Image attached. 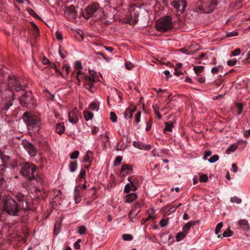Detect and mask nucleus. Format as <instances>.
<instances>
[{
    "label": "nucleus",
    "mask_w": 250,
    "mask_h": 250,
    "mask_svg": "<svg viewBox=\"0 0 250 250\" xmlns=\"http://www.w3.org/2000/svg\"><path fill=\"white\" fill-rule=\"evenodd\" d=\"M129 183L131 184L132 186H134L135 187L138 185V180L134 177L132 176L130 177L128 179Z\"/></svg>",
    "instance_id": "7c9ffc66"
},
{
    "label": "nucleus",
    "mask_w": 250,
    "mask_h": 250,
    "mask_svg": "<svg viewBox=\"0 0 250 250\" xmlns=\"http://www.w3.org/2000/svg\"><path fill=\"white\" fill-rule=\"evenodd\" d=\"M15 197L18 200L19 203H20L21 201H23L26 199V197H25L24 195H23L21 193H18L16 194Z\"/></svg>",
    "instance_id": "72a5a7b5"
},
{
    "label": "nucleus",
    "mask_w": 250,
    "mask_h": 250,
    "mask_svg": "<svg viewBox=\"0 0 250 250\" xmlns=\"http://www.w3.org/2000/svg\"><path fill=\"white\" fill-rule=\"evenodd\" d=\"M4 170L3 168L0 169V185H2L5 184V181L3 179V174Z\"/></svg>",
    "instance_id": "4c0bfd02"
},
{
    "label": "nucleus",
    "mask_w": 250,
    "mask_h": 250,
    "mask_svg": "<svg viewBox=\"0 0 250 250\" xmlns=\"http://www.w3.org/2000/svg\"><path fill=\"white\" fill-rule=\"evenodd\" d=\"M171 18L169 16H166L160 19L157 22L155 27L159 31H167L173 27Z\"/></svg>",
    "instance_id": "f03ea898"
},
{
    "label": "nucleus",
    "mask_w": 250,
    "mask_h": 250,
    "mask_svg": "<svg viewBox=\"0 0 250 250\" xmlns=\"http://www.w3.org/2000/svg\"><path fill=\"white\" fill-rule=\"evenodd\" d=\"M65 130V127L63 123H59L56 125V131L59 134H62Z\"/></svg>",
    "instance_id": "4be33fe9"
},
{
    "label": "nucleus",
    "mask_w": 250,
    "mask_h": 250,
    "mask_svg": "<svg viewBox=\"0 0 250 250\" xmlns=\"http://www.w3.org/2000/svg\"><path fill=\"white\" fill-rule=\"evenodd\" d=\"M211 154L212 153L210 150L206 151L204 153L203 159L206 160L208 158V157L211 155Z\"/></svg>",
    "instance_id": "052dcab7"
},
{
    "label": "nucleus",
    "mask_w": 250,
    "mask_h": 250,
    "mask_svg": "<svg viewBox=\"0 0 250 250\" xmlns=\"http://www.w3.org/2000/svg\"><path fill=\"white\" fill-rule=\"evenodd\" d=\"M141 112L139 111L135 115V120L137 123H138L140 121Z\"/></svg>",
    "instance_id": "680f3d73"
},
{
    "label": "nucleus",
    "mask_w": 250,
    "mask_h": 250,
    "mask_svg": "<svg viewBox=\"0 0 250 250\" xmlns=\"http://www.w3.org/2000/svg\"><path fill=\"white\" fill-rule=\"evenodd\" d=\"M85 80L90 82H94L96 81L95 77L92 74L91 76H85Z\"/></svg>",
    "instance_id": "4d7b16f0"
},
{
    "label": "nucleus",
    "mask_w": 250,
    "mask_h": 250,
    "mask_svg": "<svg viewBox=\"0 0 250 250\" xmlns=\"http://www.w3.org/2000/svg\"><path fill=\"white\" fill-rule=\"evenodd\" d=\"M136 189V187L134 186L131 185L130 183H128L125 186L124 191L125 192L127 193L130 191H135Z\"/></svg>",
    "instance_id": "cd10ccee"
},
{
    "label": "nucleus",
    "mask_w": 250,
    "mask_h": 250,
    "mask_svg": "<svg viewBox=\"0 0 250 250\" xmlns=\"http://www.w3.org/2000/svg\"><path fill=\"white\" fill-rule=\"evenodd\" d=\"M89 108L92 110H97L99 108L98 106H97V104L95 103H91L89 106Z\"/></svg>",
    "instance_id": "8fccbe9b"
},
{
    "label": "nucleus",
    "mask_w": 250,
    "mask_h": 250,
    "mask_svg": "<svg viewBox=\"0 0 250 250\" xmlns=\"http://www.w3.org/2000/svg\"><path fill=\"white\" fill-rule=\"evenodd\" d=\"M22 145L31 156L34 157L36 155L37 150L33 144L26 140H24L22 142Z\"/></svg>",
    "instance_id": "1a4fd4ad"
},
{
    "label": "nucleus",
    "mask_w": 250,
    "mask_h": 250,
    "mask_svg": "<svg viewBox=\"0 0 250 250\" xmlns=\"http://www.w3.org/2000/svg\"><path fill=\"white\" fill-rule=\"evenodd\" d=\"M199 50H200V48L198 44H192L188 48H181L180 51L187 55H190L194 54Z\"/></svg>",
    "instance_id": "9d476101"
},
{
    "label": "nucleus",
    "mask_w": 250,
    "mask_h": 250,
    "mask_svg": "<svg viewBox=\"0 0 250 250\" xmlns=\"http://www.w3.org/2000/svg\"><path fill=\"white\" fill-rule=\"evenodd\" d=\"M139 211L140 210H135L134 209H132L129 212V218L131 219L135 217Z\"/></svg>",
    "instance_id": "473e14b6"
},
{
    "label": "nucleus",
    "mask_w": 250,
    "mask_h": 250,
    "mask_svg": "<svg viewBox=\"0 0 250 250\" xmlns=\"http://www.w3.org/2000/svg\"><path fill=\"white\" fill-rule=\"evenodd\" d=\"M30 181L33 182V185H42L43 183V180L41 176H38L36 178L34 176V178Z\"/></svg>",
    "instance_id": "5701e85b"
},
{
    "label": "nucleus",
    "mask_w": 250,
    "mask_h": 250,
    "mask_svg": "<svg viewBox=\"0 0 250 250\" xmlns=\"http://www.w3.org/2000/svg\"><path fill=\"white\" fill-rule=\"evenodd\" d=\"M23 119L26 123L28 129H32L37 126L40 122L38 118L33 116L30 112H25L23 114Z\"/></svg>",
    "instance_id": "39448f33"
},
{
    "label": "nucleus",
    "mask_w": 250,
    "mask_h": 250,
    "mask_svg": "<svg viewBox=\"0 0 250 250\" xmlns=\"http://www.w3.org/2000/svg\"><path fill=\"white\" fill-rule=\"evenodd\" d=\"M195 222L194 221H189L188 223H186L183 227V232L186 234H188V230H189L190 227L194 225Z\"/></svg>",
    "instance_id": "b1692460"
},
{
    "label": "nucleus",
    "mask_w": 250,
    "mask_h": 250,
    "mask_svg": "<svg viewBox=\"0 0 250 250\" xmlns=\"http://www.w3.org/2000/svg\"><path fill=\"white\" fill-rule=\"evenodd\" d=\"M174 74L177 76H179L182 74V71L178 68H175Z\"/></svg>",
    "instance_id": "774afa93"
},
{
    "label": "nucleus",
    "mask_w": 250,
    "mask_h": 250,
    "mask_svg": "<svg viewBox=\"0 0 250 250\" xmlns=\"http://www.w3.org/2000/svg\"><path fill=\"white\" fill-rule=\"evenodd\" d=\"M137 197L136 193H131L127 194L125 196V202L127 203H131L135 200Z\"/></svg>",
    "instance_id": "a878e982"
},
{
    "label": "nucleus",
    "mask_w": 250,
    "mask_h": 250,
    "mask_svg": "<svg viewBox=\"0 0 250 250\" xmlns=\"http://www.w3.org/2000/svg\"><path fill=\"white\" fill-rule=\"evenodd\" d=\"M85 174H86L85 170L84 169H82L80 173V178H83L85 176Z\"/></svg>",
    "instance_id": "0e129e2a"
},
{
    "label": "nucleus",
    "mask_w": 250,
    "mask_h": 250,
    "mask_svg": "<svg viewBox=\"0 0 250 250\" xmlns=\"http://www.w3.org/2000/svg\"><path fill=\"white\" fill-rule=\"evenodd\" d=\"M219 159V156L217 155H214L211 156L208 160V162L210 163H213L217 161Z\"/></svg>",
    "instance_id": "79ce46f5"
},
{
    "label": "nucleus",
    "mask_w": 250,
    "mask_h": 250,
    "mask_svg": "<svg viewBox=\"0 0 250 250\" xmlns=\"http://www.w3.org/2000/svg\"><path fill=\"white\" fill-rule=\"evenodd\" d=\"M83 115L86 121L91 120L93 117V114L88 111H84Z\"/></svg>",
    "instance_id": "c756f323"
},
{
    "label": "nucleus",
    "mask_w": 250,
    "mask_h": 250,
    "mask_svg": "<svg viewBox=\"0 0 250 250\" xmlns=\"http://www.w3.org/2000/svg\"><path fill=\"white\" fill-rule=\"evenodd\" d=\"M11 94L5 98V100H3L2 103L0 104V108L1 110H7L9 107L13 104V101L14 99V94L10 91Z\"/></svg>",
    "instance_id": "6e6552de"
},
{
    "label": "nucleus",
    "mask_w": 250,
    "mask_h": 250,
    "mask_svg": "<svg viewBox=\"0 0 250 250\" xmlns=\"http://www.w3.org/2000/svg\"><path fill=\"white\" fill-rule=\"evenodd\" d=\"M19 207H20V211L23 210L26 211L29 209V206L26 199L23 201H21V203H18Z\"/></svg>",
    "instance_id": "412c9836"
},
{
    "label": "nucleus",
    "mask_w": 250,
    "mask_h": 250,
    "mask_svg": "<svg viewBox=\"0 0 250 250\" xmlns=\"http://www.w3.org/2000/svg\"><path fill=\"white\" fill-rule=\"evenodd\" d=\"M80 187L76 188L75 189L74 199L76 203H79L81 200V197L80 194L79 188Z\"/></svg>",
    "instance_id": "bb28decb"
},
{
    "label": "nucleus",
    "mask_w": 250,
    "mask_h": 250,
    "mask_svg": "<svg viewBox=\"0 0 250 250\" xmlns=\"http://www.w3.org/2000/svg\"><path fill=\"white\" fill-rule=\"evenodd\" d=\"M133 145L135 147L140 149L149 150L151 148V146L150 145L144 144L139 142L134 141Z\"/></svg>",
    "instance_id": "a211bd4d"
},
{
    "label": "nucleus",
    "mask_w": 250,
    "mask_h": 250,
    "mask_svg": "<svg viewBox=\"0 0 250 250\" xmlns=\"http://www.w3.org/2000/svg\"><path fill=\"white\" fill-rule=\"evenodd\" d=\"M79 154V152L78 150H76L71 154L70 158L71 159H76L78 158Z\"/></svg>",
    "instance_id": "3c124183"
},
{
    "label": "nucleus",
    "mask_w": 250,
    "mask_h": 250,
    "mask_svg": "<svg viewBox=\"0 0 250 250\" xmlns=\"http://www.w3.org/2000/svg\"><path fill=\"white\" fill-rule=\"evenodd\" d=\"M238 146L237 145L232 144L226 150V153L227 154H229L231 152H233L236 150Z\"/></svg>",
    "instance_id": "c85d7f7f"
},
{
    "label": "nucleus",
    "mask_w": 250,
    "mask_h": 250,
    "mask_svg": "<svg viewBox=\"0 0 250 250\" xmlns=\"http://www.w3.org/2000/svg\"><path fill=\"white\" fill-rule=\"evenodd\" d=\"M32 95L30 92H25L22 94L20 98V102L21 104L24 106L28 105L32 101Z\"/></svg>",
    "instance_id": "f8f14e48"
},
{
    "label": "nucleus",
    "mask_w": 250,
    "mask_h": 250,
    "mask_svg": "<svg viewBox=\"0 0 250 250\" xmlns=\"http://www.w3.org/2000/svg\"><path fill=\"white\" fill-rule=\"evenodd\" d=\"M115 92L114 94L113 95V100L114 102L112 104H110L109 97L108 96L107 98V102L109 106L115 105L117 104H120L122 100V97L117 93L116 89H114Z\"/></svg>",
    "instance_id": "2eb2a0df"
},
{
    "label": "nucleus",
    "mask_w": 250,
    "mask_h": 250,
    "mask_svg": "<svg viewBox=\"0 0 250 250\" xmlns=\"http://www.w3.org/2000/svg\"><path fill=\"white\" fill-rule=\"evenodd\" d=\"M231 235H232V232L229 229H228V230L224 231L223 233V236L224 237H229Z\"/></svg>",
    "instance_id": "5fc2aeb1"
},
{
    "label": "nucleus",
    "mask_w": 250,
    "mask_h": 250,
    "mask_svg": "<svg viewBox=\"0 0 250 250\" xmlns=\"http://www.w3.org/2000/svg\"><path fill=\"white\" fill-rule=\"evenodd\" d=\"M36 170V167L33 164L26 163L22 165L21 173L27 180H31L34 178V174Z\"/></svg>",
    "instance_id": "20e7f679"
},
{
    "label": "nucleus",
    "mask_w": 250,
    "mask_h": 250,
    "mask_svg": "<svg viewBox=\"0 0 250 250\" xmlns=\"http://www.w3.org/2000/svg\"><path fill=\"white\" fill-rule=\"evenodd\" d=\"M238 35V33L237 32H230L228 33H227L226 35V37H233L237 36Z\"/></svg>",
    "instance_id": "13d9d810"
},
{
    "label": "nucleus",
    "mask_w": 250,
    "mask_h": 250,
    "mask_svg": "<svg viewBox=\"0 0 250 250\" xmlns=\"http://www.w3.org/2000/svg\"><path fill=\"white\" fill-rule=\"evenodd\" d=\"M55 35H56V37L58 40H59L61 41H62V36L60 32H59L58 31H57L55 33Z\"/></svg>",
    "instance_id": "bf43d9fd"
},
{
    "label": "nucleus",
    "mask_w": 250,
    "mask_h": 250,
    "mask_svg": "<svg viewBox=\"0 0 250 250\" xmlns=\"http://www.w3.org/2000/svg\"><path fill=\"white\" fill-rule=\"evenodd\" d=\"M171 5L179 14L183 13L187 6L186 2L184 0H174L172 1Z\"/></svg>",
    "instance_id": "0eeeda50"
},
{
    "label": "nucleus",
    "mask_w": 250,
    "mask_h": 250,
    "mask_svg": "<svg viewBox=\"0 0 250 250\" xmlns=\"http://www.w3.org/2000/svg\"><path fill=\"white\" fill-rule=\"evenodd\" d=\"M122 160V157L120 156H117L114 162V166H118L120 165L121 163V161Z\"/></svg>",
    "instance_id": "49530a36"
},
{
    "label": "nucleus",
    "mask_w": 250,
    "mask_h": 250,
    "mask_svg": "<svg viewBox=\"0 0 250 250\" xmlns=\"http://www.w3.org/2000/svg\"><path fill=\"white\" fill-rule=\"evenodd\" d=\"M84 86L85 88L90 91L92 84L91 83H85Z\"/></svg>",
    "instance_id": "e2e57ef3"
},
{
    "label": "nucleus",
    "mask_w": 250,
    "mask_h": 250,
    "mask_svg": "<svg viewBox=\"0 0 250 250\" xmlns=\"http://www.w3.org/2000/svg\"><path fill=\"white\" fill-rule=\"evenodd\" d=\"M86 228L85 226H81L78 228V232L80 234H83L85 233Z\"/></svg>",
    "instance_id": "c03bdc74"
},
{
    "label": "nucleus",
    "mask_w": 250,
    "mask_h": 250,
    "mask_svg": "<svg viewBox=\"0 0 250 250\" xmlns=\"http://www.w3.org/2000/svg\"><path fill=\"white\" fill-rule=\"evenodd\" d=\"M173 127V125L171 123L166 122L165 123V128L164 131H171Z\"/></svg>",
    "instance_id": "a19ab883"
},
{
    "label": "nucleus",
    "mask_w": 250,
    "mask_h": 250,
    "mask_svg": "<svg viewBox=\"0 0 250 250\" xmlns=\"http://www.w3.org/2000/svg\"><path fill=\"white\" fill-rule=\"evenodd\" d=\"M231 56H237L240 54L241 50L239 48H236L231 52Z\"/></svg>",
    "instance_id": "09e8293b"
},
{
    "label": "nucleus",
    "mask_w": 250,
    "mask_h": 250,
    "mask_svg": "<svg viewBox=\"0 0 250 250\" xmlns=\"http://www.w3.org/2000/svg\"><path fill=\"white\" fill-rule=\"evenodd\" d=\"M208 180V177L206 174H201L199 177V181L201 182H206Z\"/></svg>",
    "instance_id": "a18cd8bd"
},
{
    "label": "nucleus",
    "mask_w": 250,
    "mask_h": 250,
    "mask_svg": "<svg viewBox=\"0 0 250 250\" xmlns=\"http://www.w3.org/2000/svg\"><path fill=\"white\" fill-rule=\"evenodd\" d=\"M8 84L10 90L12 91L18 92L25 88L24 85H21V82L15 76L9 77Z\"/></svg>",
    "instance_id": "423d86ee"
},
{
    "label": "nucleus",
    "mask_w": 250,
    "mask_h": 250,
    "mask_svg": "<svg viewBox=\"0 0 250 250\" xmlns=\"http://www.w3.org/2000/svg\"><path fill=\"white\" fill-rule=\"evenodd\" d=\"M236 107L238 109V114L240 115L242 112V110H243V105L241 103H237L236 104Z\"/></svg>",
    "instance_id": "603ef678"
},
{
    "label": "nucleus",
    "mask_w": 250,
    "mask_h": 250,
    "mask_svg": "<svg viewBox=\"0 0 250 250\" xmlns=\"http://www.w3.org/2000/svg\"><path fill=\"white\" fill-rule=\"evenodd\" d=\"M69 121L73 124H76L78 121V110L77 108H73L68 113Z\"/></svg>",
    "instance_id": "4468645a"
},
{
    "label": "nucleus",
    "mask_w": 250,
    "mask_h": 250,
    "mask_svg": "<svg viewBox=\"0 0 250 250\" xmlns=\"http://www.w3.org/2000/svg\"><path fill=\"white\" fill-rule=\"evenodd\" d=\"M92 152L89 150L87 152L86 155L83 158V162H89L90 158L92 156Z\"/></svg>",
    "instance_id": "c9c22d12"
},
{
    "label": "nucleus",
    "mask_w": 250,
    "mask_h": 250,
    "mask_svg": "<svg viewBox=\"0 0 250 250\" xmlns=\"http://www.w3.org/2000/svg\"><path fill=\"white\" fill-rule=\"evenodd\" d=\"M168 222V220L167 219H162L160 222V225L162 227H165L167 225Z\"/></svg>",
    "instance_id": "6e6d98bb"
},
{
    "label": "nucleus",
    "mask_w": 250,
    "mask_h": 250,
    "mask_svg": "<svg viewBox=\"0 0 250 250\" xmlns=\"http://www.w3.org/2000/svg\"><path fill=\"white\" fill-rule=\"evenodd\" d=\"M66 17L70 20H74L77 17L75 6L73 5L68 7L65 11Z\"/></svg>",
    "instance_id": "ddd939ff"
},
{
    "label": "nucleus",
    "mask_w": 250,
    "mask_h": 250,
    "mask_svg": "<svg viewBox=\"0 0 250 250\" xmlns=\"http://www.w3.org/2000/svg\"><path fill=\"white\" fill-rule=\"evenodd\" d=\"M132 170V166L128 165H124L121 169V172L123 173L122 176L125 177L127 175L130 174Z\"/></svg>",
    "instance_id": "6ab92c4d"
},
{
    "label": "nucleus",
    "mask_w": 250,
    "mask_h": 250,
    "mask_svg": "<svg viewBox=\"0 0 250 250\" xmlns=\"http://www.w3.org/2000/svg\"><path fill=\"white\" fill-rule=\"evenodd\" d=\"M193 70L196 74L199 75V74L203 72L204 67L203 66H196L194 67Z\"/></svg>",
    "instance_id": "f704fd0d"
},
{
    "label": "nucleus",
    "mask_w": 250,
    "mask_h": 250,
    "mask_svg": "<svg viewBox=\"0 0 250 250\" xmlns=\"http://www.w3.org/2000/svg\"><path fill=\"white\" fill-rule=\"evenodd\" d=\"M3 210L8 214L13 216L19 215L20 207L18 204L10 196H6L2 199Z\"/></svg>",
    "instance_id": "f257e3e1"
},
{
    "label": "nucleus",
    "mask_w": 250,
    "mask_h": 250,
    "mask_svg": "<svg viewBox=\"0 0 250 250\" xmlns=\"http://www.w3.org/2000/svg\"><path fill=\"white\" fill-rule=\"evenodd\" d=\"M75 68L76 70H79L78 72L77 73L76 78L79 82H80L79 77L81 75L83 74V73L80 70L82 68V65L81 62L80 61L76 62L75 64Z\"/></svg>",
    "instance_id": "aec40b11"
},
{
    "label": "nucleus",
    "mask_w": 250,
    "mask_h": 250,
    "mask_svg": "<svg viewBox=\"0 0 250 250\" xmlns=\"http://www.w3.org/2000/svg\"><path fill=\"white\" fill-rule=\"evenodd\" d=\"M99 5L98 3H94L88 5L85 8V11L86 13V18L88 19L90 17L92 16L94 13L99 9Z\"/></svg>",
    "instance_id": "9b49d317"
},
{
    "label": "nucleus",
    "mask_w": 250,
    "mask_h": 250,
    "mask_svg": "<svg viewBox=\"0 0 250 250\" xmlns=\"http://www.w3.org/2000/svg\"><path fill=\"white\" fill-rule=\"evenodd\" d=\"M10 158L9 156L3 155L0 152V168H4L6 167V164L9 161Z\"/></svg>",
    "instance_id": "f3484780"
},
{
    "label": "nucleus",
    "mask_w": 250,
    "mask_h": 250,
    "mask_svg": "<svg viewBox=\"0 0 250 250\" xmlns=\"http://www.w3.org/2000/svg\"><path fill=\"white\" fill-rule=\"evenodd\" d=\"M122 238L125 241H131L133 239V237L131 235L128 234H125L123 235Z\"/></svg>",
    "instance_id": "37998d69"
},
{
    "label": "nucleus",
    "mask_w": 250,
    "mask_h": 250,
    "mask_svg": "<svg viewBox=\"0 0 250 250\" xmlns=\"http://www.w3.org/2000/svg\"><path fill=\"white\" fill-rule=\"evenodd\" d=\"M136 107L133 105L128 107L124 113V116L125 119H131L132 118L133 113L136 110Z\"/></svg>",
    "instance_id": "dca6fc26"
},
{
    "label": "nucleus",
    "mask_w": 250,
    "mask_h": 250,
    "mask_svg": "<svg viewBox=\"0 0 250 250\" xmlns=\"http://www.w3.org/2000/svg\"><path fill=\"white\" fill-rule=\"evenodd\" d=\"M223 226V224L222 222H220L217 224L215 230V233L216 234H218L220 232Z\"/></svg>",
    "instance_id": "ea45409f"
},
{
    "label": "nucleus",
    "mask_w": 250,
    "mask_h": 250,
    "mask_svg": "<svg viewBox=\"0 0 250 250\" xmlns=\"http://www.w3.org/2000/svg\"><path fill=\"white\" fill-rule=\"evenodd\" d=\"M110 119L112 122L115 123L117 122V117L115 113L113 112H111L110 113Z\"/></svg>",
    "instance_id": "de8ad7c7"
},
{
    "label": "nucleus",
    "mask_w": 250,
    "mask_h": 250,
    "mask_svg": "<svg viewBox=\"0 0 250 250\" xmlns=\"http://www.w3.org/2000/svg\"><path fill=\"white\" fill-rule=\"evenodd\" d=\"M133 67V64L130 62H126L125 64V67L127 69H130Z\"/></svg>",
    "instance_id": "69168bd1"
},
{
    "label": "nucleus",
    "mask_w": 250,
    "mask_h": 250,
    "mask_svg": "<svg viewBox=\"0 0 250 250\" xmlns=\"http://www.w3.org/2000/svg\"><path fill=\"white\" fill-rule=\"evenodd\" d=\"M77 167V164L76 161L71 162L69 164V168L71 172H74Z\"/></svg>",
    "instance_id": "2f4dec72"
},
{
    "label": "nucleus",
    "mask_w": 250,
    "mask_h": 250,
    "mask_svg": "<svg viewBox=\"0 0 250 250\" xmlns=\"http://www.w3.org/2000/svg\"><path fill=\"white\" fill-rule=\"evenodd\" d=\"M216 4V0H201L198 9L202 13H210L214 10Z\"/></svg>",
    "instance_id": "7ed1b4c3"
},
{
    "label": "nucleus",
    "mask_w": 250,
    "mask_h": 250,
    "mask_svg": "<svg viewBox=\"0 0 250 250\" xmlns=\"http://www.w3.org/2000/svg\"><path fill=\"white\" fill-rule=\"evenodd\" d=\"M239 224L240 227L244 230H247L250 229V226H249L248 222L247 220H245V219L241 220L239 222Z\"/></svg>",
    "instance_id": "393cba45"
},
{
    "label": "nucleus",
    "mask_w": 250,
    "mask_h": 250,
    "mask_svg": "<svg viewBox=\"0 0 250 250\" xmlns=\"http://www.w3.org/2000/svg\"><path fill=\"white\" fill-rule=\"evenodd\" d=\"M99 128L96 127V126H94L93 127L92 129V133L93 134V135H95L97 134V133L99 131Z\"/></svg>",
    "instance_id": "338daca9"
},
{
    "label": "nucleus",
    "mask_w": 250,
    "mask_h": 250,
    "mask_svg": "<svg viewBox=\"0 0 250 250\" xmlns=\"http://www.w3.org/2000/svg\"><path fill=\"white\" fill-rule=\"evenodd\" d=\"M186 236V234L184 232H181L179 233H178L176 235V238L177 241H179L181 240L184 238Z\"/></svg>",
    "instance_id": "e433bc0d"
},
{
    "label": "nucleus",
    "mask_w": 250,
    "mask_h": 250,
    "mask_svg": "<svg viewBox=\"0 0 250 250\" xmlns=\"http://www.w3.org/2000/svg\"><path fill=\"white\" fill-rule=\"evenodd\" d=\"M230 201L233 203L240 204L241 203V199L237 196H234L230 198Z\"/></svg>",
    "instance_id": "58836bf2"
},
{
    "label": "nucleus",
    "mask_w": 250,
    "mask_h": 250,
    "mask_svg": "<svg viewBox=\"0 0 250 250\" xmlns=\"http://www.w3.org/2000/svg\"><path fill=\"white\" fill-rule=\"evenodd\" d=\"M237 60L236 59L229 60L227 62V64L229 66H232L236 64Z\"/></svg>",
    "instance_id": "864d4df0"
}]
</instances>
